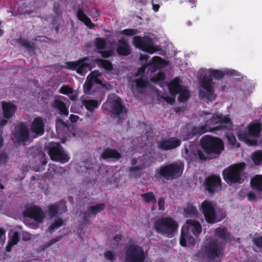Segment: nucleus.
<instances>
[{
    "mask_svg": "<svg viewBox=\"0 0 262 262\" xmlns=\"http://www.w3.org/2000/svg\"><path fill=\"white\" fill-rule=\"evenodd\" d=\"M245 166L244 163H239L232 164L224 169L222 174L225 181L230 185L233 184H242L244 182L242 173Z\"/></svg>",
    "mask_w": 262,
    "mask_h": 262,
    "instance_id": "obj_4",
    "label": "nucleus"
},
{
    "mask_svg": "<svg viewBox=\"0 0 262 262\" xmlns=\"http://www.w3.org/2000/svg\"><path fill=\"white\" fill-rule=\"evenodd\" d=\"M252 188L258 191H262V175H256L251 181Z\"/></svg>",
    "mask_w": 262,
    "mask_h": 262,
    "instance_id": "obj_32",
    "label": "nucleus"
},
{
    "mask_svg": "<svg viewBox=\"0 0 262 262\" xmlns=\"http://www.w3.org/2000/svg\"><path fill=\"white\" fill-rule=\"evenodd\" d=\"M88 60V58H84L77 61V73L82 75L91 69L89 64L86 62Z\"/></svg>",
    "mask_w": 262,
    "mask_h": 262,
    "instance_id": "obj_30",
    "label": "nucleus"
},
{
    "mask_svg": "<svg viewBox=\"0 0 262 262\" xmlns=\"http://www.w3.org/2000/svg\"><path fill=\"white\" fill-rule=\"evenodd\" d=\"M59 93L67 95L72 94L73 93V90L69 85H64L60 88Z\"/></svg>",
    "mask_w": 262,
    "mask_h": 262,
    "instance_id": "obj_46",
    "label": "nucleus"
},
{
    "mask_svg": "<svg viewBox=\"0 0 262 262\" xmlns=\"http://www.w3.org/2000/svg\"><path fill=\"white\" fill-rule=\"evenodd\" d=\"M181 144V140L174 137L163 139L158 143V148L162 150H168L179 147Z\"/></svg>",
    "mask_w": 262,
    "mask_h": 262,
    "instance_id": "obj_20",
    "label": "nucleus"
},
{
    "mask_svg": "<svg viewBox=\"0 0 262 262\" xmlns=\"http://www.w3.org/2000/svg\"><path fill=\"white\" fill-rule=\"evenodd\" d=\"M117 53L120 56H128L131 53L130 48L124 38H121L118 40V45L116 50Z\"/></svg>",
    "mask_w": 262,
    "mask_h": 262,
    "instance_id": "obj_24",
    "label": "nucleus"
},
{
    "mask_svg": "<svg viewBox=\"0 0 262 262\" xmlns=\"http://www.w3.org/2000/svg\"><path fill=\"white\" fill-rule=\"evenodd\" d=\"M102 108L115 116H119L126 112L120 98L114 94L108 97L106 101L102 104Z\"/></svg>",
    "mask_w": 262,
    "mask_h": 262,
    "instance_id": "obj_10",
    "label": "nucleus"
},
{
    "mask_svg": "<svg viewBox=\"0 0 262 262\" xmlns=\"http://www.w3.org/2000/svg\"><path fill=\"white\" fill-rule=\"evenodd\" d=\"M82 104L91 113V114L87 113L86 116L92 118L94 116L93 113L95 110L98 107L99 102L94 99H85L82 100Z\"/></svg>",
    "mask_w": 262,
    "mask_h": 262,
    "instance_id": "obj_25",
    "label": "nucleus"
},
{
    "mask_svg": "<svg viewBox=\"0 0 262 262\" xmlns=\"http://www.w3.org/2000/svg\"><path fill=\"white\" fill-rule=\"evenodd\" d=\"M135 82L137 92L141 94H143L144 89L147 86V82L144 79L143 77H140L136 78Z\"/></svg>",
    "mask_w": 262,
    "mask_h": 262,
    "instance_id": "obj_34",
    "label": "nucleus"
},
{
    "mask_svg": "<svg viewBox=\"0 0 262 262\" xmlns=\"http://www.w3.org/2000/svg\"><path fill=\"white\" fill-rule=\"evenodd\" d=\"M141 196L146 203H152L154 205L157 203L156 198L152 191L143 193L141 195Z\"/></svg>",
    "mask_w": 262,
    "mask_h": 262,
    "instance_id": "obj_38",
    "label": "nucleus"
},
{
    "mask_svg": "<svg viewBox=\"0 0 262 262\" xmlns=\"http://www.w3.org/2000/svg\"><path fill=\"white\" fill-rule=\"evenodd\" d=\"M17 42L29 52L34 51L35 50V44L33 42H31L26 39L19 38L17 39Z\"/></svg>",
    "mask_w": 262,
    "mask_h": 262,
    "instance_id": "obj_33",
    "label": "nucleus"
},
{
    "mask_svg": "<svg viewBox=\"0 0 262 262\" xmlns=\"http://www.w3.org/2000/svg\"><path fill=\"white\" fill-rule=\"evenodd\" d=\"M216 204L209 200H205L201 205L200 210L202 212L206 222L213 224L220 222L226 216L224 213L219 214L215 211Z\"/></svg>",
    "mask_w": 262,
    "mask_h": 262,
    "instance_id": "obj_6",
    "label": "nucleus"
},
{
    "mask_svg": "<svg viewBox=\"0 0 262 262\" xmlns=\"http://www.w3.org/2000/svg\"><path fill=\"white\" fill-rule=\"evenodd\" d=\"M104 256L107 260L113 261L115 259L116 253L112 251H106L104 253Z\"/></svg>",
    "mask_w": 262,
    "mask_h": 262,
    "instance_id": "obj_53",
    "label": "nucleus"
},
{
    "mask_svg": "<svg viewBox=\"0 0 262 262\" xmlns=\"http://www.w3.org/2000/svg\"><path fill=\"white\" fill-rule=\"evenodd\" d=\"M121 33L125 36H132L139 33V31L136 29H126L122 31Z\"/></svg>",
    "mask_w": 262,
    "mask_h": 262,
    "instance_id": "obj_47",
    "label": "nucleus"
},
{
    "mask_svg": "<svg viewBox=\"0 0 262 262\" xmlns=\"http://www.w3.org/2000/svg\"><path fill=\"white\" fill-rule=\"evenodd\" d=\"M181 80L179 77H175L168 85V89L172 95L179 94L178 100L180 102H186L190 96V92L187 87L180 84Z\"/></svg>",
    "mask_w": 262,
    "mask_h": 262,
    "instance_id": "obj_9",
    "label": "nucleus"
},
{
    "mask_svg": "<svg viewBox=\"0 0 262 262\" xmlns=\"http://www.w3.org/2000/svg\"><path fill=\"white\" fill-rule=\"evenodd\" d=\"M88 79V80H86L85 82V83H84V84L83 85L84 92L86 94L89 93V92L92 89L93 85V83L89 79Z\"/></svg>",
    "mask_w": 262,
    "mask_h": 262,
    "instance_id": "obj_50",
    "label": "nucleus"
},
{
    "mask_svg": "<svg viewBox=\"0 0 262 262\" xmlns=\"http://www.w3.org/2000/svg\"><path fill=\"white\" fill-rule=\"evenodd\" d=\"M262 130V124L260 120L251 121L237 135L238 140L248 146H255L257 144V139L259 137Z\"/></svg>",
    "mask_w": 262,
    "mask_h": 262,
    "instance_id": "obj_2",
    "label": "nucleus"
},
{
    "mask_svg": "<svg viewBox=\"0 0 262 262\" xmlns=\"http://www.w3.org/2000/svg\"><path fill=\"white\" fill-rule=\"evenodd\" d=\"M66 68L71 70H76L77 68V61H68L66 63Z\"/></svg>",
    "mask_w": 262,
    "mask_h": 262,
    "instance_id": "obj_58",
    "label": "nucleus"
},
{
    "mask_svg": "<svg viewBox=\"0 0 262 262\" xmlns=\"http://www.w3.org/2000/svg\"><path fill=\"white\" fill-rule=\"evenodd\" d=\"M52 106L54 108H57L61 115L64 116L68 115L69 110L63 101L59 99H55L53 101Z\"/></svg>",
    "mask_w": 262,
    "mask_h": 262,
    "instance_id": "obj_28",
    "label": "nucleus"
},
{
    "mask_svg": "<svg viewBox=\"0 0 262 262\" xmlns=\"http://www.w3.org/2000/svg\"><path fill=\"white\" fill-rule=\"evenodd\" d=\"M160 98L171 105L173 104L176 102V99L174 97H171L169 96H165L164 95H161Z\"/></svg>",
    "mask_w": 262,
    "mask_h": 262,
    "instance_id": "obj_56",
    "label": "nucleus"
},
{
    "mask_svg": "<svg viewBox=\"0 0 262 262\" xmlns=\"http://www.w3.org/2000/svg\"><path fill=\"white\" fill-rule=\"evenodd\" d=\"M63 224V221L61 219L58 218L55 222L48 227V230L50 232L52 233L55 229H57Z\"/></svg>",
    "mask_w": 262,
    "mask_h": 262,
    "instance_id": "obj_42",
    "label": "nucleus"
},
{
    "mask_svg": "<svg viewBox=\"0 0 262 262\" xmlns=\"http://www.w3.org/2000/svg\"><path fill=\"white\" fill-rule=\"evenodd\" d=\"M205 189L211 195L221 190L222 180L220 177L211 175L206 178L204 184Z\"/></svg>",
    "mask_w": 262,
    "mask_h": 262,
    "instance_id": "obj_15",
    "label": "nucleus"
},
{
    "mask_svg": "<svg viewBox=\"0 0 262 262\" xmlns=\"http://www.w3.org/2000/svg\"><path fill=\"white\" fill-rule=\"evenodd\" d=\"M19 236L17 232L13 233L11 239L9 240V242L11 243V245H16L19 241Z\"/></svg>",
    "mask_w": 262,
    "mask_h": 262,
    "instance_id": "obj_57",
    "label": "nucleus"
},
{
    "mask_svg": "<svg viewBox=\"0 0 262 262\" xmlns=\"http://www.w3.org/2000/svg\"><path fill=\"white\" fill-rule=\"evenodd\" d=\"M186 237L187 238V242L189 244L194 245L195 243V239L192 236L188 235L187 233L186 235Z\"/></svg>",
    "mask_w": 262,
    "mask_h": 262,
    "instance_id": "obj_64",
    "label": "nucleus"
},
{
    "mask_svg": "<svg viewBox=\"0 0 262 262\" xmlns=\"http://www.w3.org/2000/svg\"><path fill=\"white\" fill-rule=\"evenodd\" d=\"M184 168V164L180 161L164 164L156 169L155 177L166 180L178 179L182 175Z\"/></svg>",
    "mask_w": 262,
    "mask_h": 262,
    "instance_id": "obj_3",
    "label": "nucleus"
},
{
    "mask_svg": "<svg viewBox=\"0 0 262 262\" xmlns=\"http://www.w3.org/2000/svg\"><path fill=\"white\" fill-rule=\"evenodd\" d=\"M158 207H159V210H164V205H165V199L163 197H160L158 199Z\"/></svg>",
    "mask_w": 262,
    "mask_h": 262,
    "instance_id": "obj_59",
    "label": "nucleus"
},
{
    "mask_svg": "<svg viewBox=\"0 0 262 262\" xmlns=\"http://www.w3.org/2000/svg\"><path fill=\"white\" fill-rule=\"evenodd\" d=\"M29 132L24 123H20L14 128L12 132V140L18 143L27 141L29 139Z\"/></svg>",
    "mask_w": 262,
    "mask_h": 262,
    "instance_id": "obj_16",
    "label": "nucleus"
},
{
    "mask_svg": "<svg viewBox=\"0 0 262 262\" xmlns=\"http://www.w3.org/2000/svg\"><path fill=\"white\" fill-rule=\"evenodd\" d=\"M96 63L106 71H111L113 69L112 63L108 60L103 59H96Z\"/></svg>",
    "mask_w": 262,
    "mask_h": 262,
    "instance_id": "obj_36",
    "label": "nucleus"
},
{
    "mask_svg": "<svg viewBox=\"0 0 262 262\" xmlns=\"http://www.w3.org/2000/svg\"><path fill=\"white\" fill-rule=\"evenodd\" d=\"M81 167H84L86 170H91L93 169L94 164L91 159H86L81 162Z\"/></svg>",
    "mask_w": 262,
    "mask_h": 262,
    "instance_id": "obj_45",
    "label": "nucleus"
},
{
    "mask_svg": "<svg viewBox=\"0 0 262 262\" xmlns=\"http://www.w3.org/2000/svg\"><path fill=\"white\" fill-rule=\"evenodd\" d=\"M122 157L121 154L117 149L105 148L100 155L101 159L106 160L111 159L113 161H118Z\"/></svg>",
    "mask_w": 262,
    "mask_h": 262,
    "instance_id": "obj_22",
    "label": "nucleus"
},
{
    "mask_svg": "<svg viewBox=\"0 0 262 262\" xmlns=\"http://www.w3.org/2000/svg\"><path fill=\"white\" fill-rule=\"evenodd\" d=\"M230 124L231 120L228 117H224L222 114H213L201 126H206L207 133L227 129Z\"/></svg>",
    "mask_w": 262,
    "mask_h": 262,
    "instance_id": "obj_8",
    "label": "nucleus"
},
{
    "mask_svg": "<svg viewBox=\"0 0 262 262\" xmlns=\"http://www.w3.org/2000/svg\"><path fill=\"white\" fill-rule=\"evenodd\" d=\"M165 60L159 56H155L152 58V64L158 68H161L163 67Z\"/></svg>",
    "mask_w": 262,
    "mask_h": 262,
    "instance_id": "obj_43",
    "label": "nucleus"
},
{
    "mask_svg": "<svg viewBox=\"0 0 262 262\" xmlns=\"http://www.w3.org/2000/svg\"><path fill=\"white\" fill-rule=\"evenodd\" d=\"M67 123L64 122L61 119L57 118L56 121V129L58 134L60 130H64L65 128H68Z\"/></svg>",
    "mask_w": 262,
    "mask_h": 262,
    "instance_id": "obj_41",
    "label": "nucleus"
},
{
    "mask_svg": "<svg viewBox=\"0 0 262 262\" xmlns=\"http://www.w3.org/2000/svg\"><path fill=\"white\" fill-rule=\"evenodd\" d=\"M166 78V75L163 72H158L156 75L152 78V81L154 82H160L163 81Z\"/></svg>",
    "mask_w": 262,
    "mask_h": 262,
    "instance_id": "obj_48",
    "label": "nucleus"
},
{
    "mask_svg": "<svg viewBox=\"0 0 262 262\" xmlns=\"http://www.w3.org/2000/svg\"><path fill=\"white\" fill-rule=\"evenodd\" d=\"M251 159L255 165H260L262 164V149L257 150L251 155Z\"/></svg>",
    "mask_w": 262,
    "mask_h": 262,
    "instance_id": "obj_35",
    "label": "nucleus"
},
{
    "mask_svg": "<svg viewBox=\"0 0 262 262\" xmlns=\"http://www.w3.org/2000/svg\"><path fill=\"white\" fill-rule=\"evenodd\" d=\"M214 233L220 242L217 244L216 240L208 238L195 254L199 262H215V258L219 257L222 253L221 245H226L230 239V234L225 227L216 228Z\"/></svg>",
    "mask_w": 262,
    "mask_h": 262,
    "instance_id": "obj_1",
    "label": "nucleus"
},
{
    "mask_svg": "<svg viewBox=\"0 0 262 262\" xmlns=\"http://www.w3.org/2000/svg\"><path fill=\"white\" fill-rule=\"evenodd\" d=\"M247 197L248 200L250 201H256V196L255 194L252 192H249L247 193Z\"/></svg>",
    "mask_w": 262,
    "mask_h": 262,
    "instance_id": "obj_63",
    "label": "nucleus"
},
{
    "mask_svg": "<svg viewBox=\"0 0 262 262\" xmlns=\"http://www.w3.org/2000/svg\"><path fill=\"white\" fill-rule=\"evenodd\" d=\"M100 75L101 73L99 71L95 70L88 75L87 79H89L93 84L95 83L99 85H102V81L98 78Z\"/></svg>",
    "mask_w": 262,
    "mask_h": 262,
    "instance_id": "obj_37",
    "label": "nucleus"
},
{
    "mask_svg": "<svg viewBox=\"0 0 262 262\" xmlns=\"http://www.w3.org/2000/svg\"><path fill=\"white\" fill-rule=\"evenodd\" d=\"M8 119L6 118L2 119L0 121V131L3 132L4 127L8 123Z\"/></svg>",
    "mask_w": 262,
    "mask_h": 262,
    "instance_id": "obj_62",
    "label": "nucleus"
},
{
    "mask_svg": "<svg viewBox=\"0 0 262 262\" xmlns=\"http://www.w3.org/2000/svg\"><path fill=\"white\" fill-rule=\"evenodd\" d=\"M186 223L188 226V230H191L194 235L197 236L201 233L202 227L199 221L189 219L186 221Z\"/></svg>",
    "mask_w": 262,
    "mask_h": 262,
    "instance_id": "obj_26",
    "label": "nucleus"
},
{
    "mask_svg": "<svg viewBox=\"0 0 262 262\" xmlns=\"http://www.w3.org/2000/svg\"><path fill=\"white\" fill-rule=\"evenodd\" d=\"M252 242L257 247L262 248V234L258 237H253Z\"/></svg>",
    "mask_w": 262,
    "mask_h": 262,
    "instance_id": "obj_55",
    "label": "nucleus"
},
{
    "mask_svg": "<svg viewBox=\"0 0 262 262\" xmlns=\"http://www.w3.org/2000/svg\"><path fill=\"white\" fill-rule=\"evenodd\" d=\"M98 53L101 54V56L103 58H106L114 54V50L113 49H111L109 50L103 51H98Z\"/></svg>",
    "mask_w": 262,
    "mask_h": 262,
    "instance_id": "obj_51",
    "label": "nucleus"
},
{
    "mask_svg": "<svg viewBox=\"0 0 262 262\" xmlns=\"http://www.w3.org/2000/svg\"><path fill=\"white\" fill-rule=\"evenodd\" d=\"M184 150L185 151V158L187 160H191V158H190V154H192L193 156V157H196V151H194V150H189L188 148H187L186 147V146H185L184 148Z\"/></svg>",
    "mask_w": 262,
    "mask_h": 262,
    "instance_id": "obj_52",
    "label": "nucleus"
},
{
    "mask_svg": "<svg viewBox=\"0 0 262 262\" xmlns=\"http://www.w3.org/2000/svg\"><path fill=\"white\" fill-rule=\"evenodd\" d=\"M48 155L52 160L62 163H66L69 160L68 155L59 143L53 142L50 144Z\"/></svg>",
    "mask_w": 262,
    "mask_h": 262,
    "instance_id": "obj_14",
    "label": "nucleus"
},
{
    "mask_svg": "<svg viewBox=\"0 0 262 262\" xmlns=\"http://www.w3.org/2000/svg\"><path fill=\"white\" fill-rule=\"evenodd\" d=\"M202 87L205 89L204 91L200 90L199 96L203 99L206 98L209 101H212L215 98L214 96V83L211 76L205 75L203 76L200 81Z\"/></svg>",
    "mask_w": 262,
    "mask_h": 262,
    "instance_id": "obj_12",
    "label": "nucleus"
},
{
    "mask_svg": "<svg viewBox=\"0 0 262 262\" xmlns=\"http://www.w3.org/2000/svg\"><path fill=\"white\" fill-rule=\"evenodd\" d=\"M67 211V207L64 201H59L48 207V214L50 218L55 217L59 213L61 214Z\"/></svg>",
    "mask_w": 262,
    "mask_h": 262,
    "instance_id": "obj_19",
    "label": "nucleus"
},
{
    "mask_svg": "<svg viewBox=\"0 0 262 262\" xmlns=\"http://www.w3.org/2000/svg\"><path fill=\"white\" fill-rule=\"evenodd\" d=\"M206 126H193L190 132L185 135V139L189 140L194 136L199 137L206 133Z\"/></svg>",
    "mask_w": 262,
    "mask_h": 262,
    "instance_id": "obj_27",
    "label": "nucleus"
},
{
    "mask_svg": "<svg viewBox=\"0 0 262 262\" xmlns=\"http://www.w3.org/2000/svg\"><path fill=\"white\" fill-rule=\"evenodd\" d=\"M209 76H211L212 78L213 77L217 79H220L224 77L225 73L219 70H211L210 71V75Z\"/></svg>",
    "mask_w": 262,
    "mask_h": 262,
    "instance_id": "obj_44",
    "label": "nucleus"
},
{
    "mask_svg": "<svg viewBox=\"0 0 262 262\" xmlns=\"http://www.w3.org/2000/svg\"><path fill=\"white\" fill-rule=\"evenodd\" d=\"M45 121L46 119L40 116L35 118L31 125V132L37 136H42L45 133Z\"/></svg>",
    "mask_w": 262,
    "mask_h": 262,
    "instance_id": "obj_21",
    "label": "nucleus"
},
{
    "mask_svg": "<svg viewBox=\"0 0 262 262\" xmlns=\"http://www.w3.org/2000/svg\"><path fill=\"white\" fill-rule=\"evenodd\" d=\"M141 167L139 166H131L129 167V176L131 178H138L141 175Z\"/></svg>",
    "mask_w": 262,
    "mask_h": 262,
    "instance_id": "obj_39",
    "label": "nucleus"
},
{
    "mask_svg": "<svg viewBox=\"0 0 262 262\" xmlns=\"http://www.w3.org/2000/svg\"><path fill=\"white\" fill-rule=\"evenodd\" d=\"M23 214L24 216L33 219L38 223L42 222L45 217L42 209L37 205L27 207Z\"/></svg>",
    "mask_w": 262,
    "mask_h": 262,
    "instance_id": "obj_17",
    "label": "nucleus"
},
{
    "mask_svg": "<svg viewBox=\"0 0 262 262\" xmlns=\"http://www.w3.org/2000/svg\"><path fill=\"white\" fill-rule=\"evenodd\" d=\"M17 110L16 106L9 102H2V110L3 116L5 118L10 119L15 113Z\"/></svg>",
    "mask_w": 262,
    "mask_h": 262,
    "instance_id": "obj_23",
    "label": "nucleus"
},
{
    "mask_svg": "<svg viewBox=\"0 0 262 262\" xmlns=\"http://www.w3.org/2000/svg\"><path fill=\"white\" fill-rule=\"evenodd\" d=\"M187 238L186 235L183 229L181 230V236L180 238V244L182 247H186L187 245Z\"/></svg>",
    "mask_w": 262,
    "mask_h": 262,
    "instance_id": "obj_49",
    "label": "nucleus"
},
{
    "mask_svg": "<svg viewBox=\"0 0 262 262\" xmlns=\"http://www.w3.org/2000/svg\"><path fill=\"white\" fill-rule=\"evenodd\" d=\"M146 255L143 249L136 244L128 245L125 251V262H144Z\"/></svg>",
    "mask_w": 262,
    "mask_h": 262,
    "instance_id": "obj_11",
    "label": "nucleus"
},
{
    "mask_svg": "<svg viewBox=\"0 0 262 262\" xmlns=\"http://www.w3.org/2000/svg\"><path fill=\"white\" fill-rule=\"evenodd\" d=\"M200 144L207 155H220L224 149L223 141L219 138L209 135L204 136Z\"/></svg>",
    "mask_w": 262,
    "mask_h": 262,
    "instance_id": "obj_5",
    "label": "nucleus"
},
{
    "mask_svg": "<svg viewBox=\"0 0 262 262\" xmlns=\"http://www.w3.org/2000/svg\"><path fill=\"white\" fill-rule=\"evenodd\" d=\"M105 208L103 203L97 204L96 205L91 206L86 211L82 212V223L81 226H85L90 223L89 218L92 216H95L98 213L102 212Z\"/></svg>",
    "mask_w": 262,
    "mask_h": 262,
    "instance_id": "obj_18",
    "label": "nucleus"
},
{
    "mask_svg": "<svg viewBox=\"0 0 262 262\" xmlns=\"http://www.w3.org/2000/svg\"><path fill=\"white\" fill-rule=\"evenodd\" d=\"M94 44L98 51L105 49L106 47V41L104 38L97 37L94 41Z\"/></svg>",
    "mask_w": 262,
    "mask_h": 262,
    "instance_id": "obj_40",
    "label": "nucleus"
},
{
    "mask_svg": "<svg viewBox=\"0 0 262 262\" xmlns=\"http://www.w3.org/2000/svg\"><path fill=\"white\" fill-rule=\"evenodd\" d=\"M155 228L160 234L171 238L177 231L178 224L170 217H161L155 223Z\"/></svg>",
    "mask_w": 262,
    "mask_h": 262,
    "instance_id": "obj_7",
    "label": "nucleus"
},
{
    "mask_svg": "<svg viewBox=\"0 0 262 262\" xmlns=\"http://www.w3.org/2000/svg\"><path fill=\"white\" fill-rule=\"evenodd\" d=\"M197 155L199 157V159L201 160L205 161L207 159V157L205 155L204 151H202L201 150H197Z\"/></svg>",
    "mask_w": 262,
    "mask_h": 262,
    "instance_id": "obj_61",
    "label": "nucleus"
},
{
    "mask_svg": "<svg viewBox=\"0 0 262 262\" xmlns=\"http://www.w3.org/2000/svg\"><path fill=\"white\" fill-rule=\"evenodd\" d=\"M8 160V157L5 151L0 153V166L5 165Z\"/></svg>",
    "mask_w": 262,
    "mask_h": 262,
    "instance_id": "obj_54",
    "label": "nucleus"
},
{
    "mask_svg": "<svg viewBox=\"0 0 262 262\" xmlns=\"http://www.w3.org/2000/svg\"><path fill=\"white\" fill-rule=\"evenodd\" d=\"M77 16L79 20L84 23L89 28L92 29L94 27V24L92 23L91 19L86 15L81 8L78 9Z\"/></svg>",
    "mask_w": 262,
    "mask_h": 262,
    "instance_id": "obj_29",
    "label": "nucleus"
},
{
    "mask_svg": "<svg viewBox=\"0 0 262 262\" xmlns=\"http://www.w3.org/2000/svg\"><path fill=\"white\" fill-rule=\"evenodd\" d=\"M133 42L136 48L149 54H152L158 51L157 48L154 46L152 39L146 36H136L134 37Z\"/></svg>",
    "mask_w": 262,
    "mask_h": 262,
    "instance_id": "obj_13",
    "label": "nucleus"
},
{
    "mask_svg": "<svg viewBox=\"0 0 262 262\" xmlns=\"http://www.w3.org/2000/svg\"><path fill=\"white\" fill-rule=\"evenodd\" d=\"M53 11L56 15H59L60 14V6L58 3H54Z\"/></svg>",
    "mask_w": 262,
    "mask_h": 262,
    "instance_id": "obj_60",
    "label": "nucleus"
},
{
    "mask_svg": "<svg viewBox=\"0 0 262 262\" xmlns=\"http://www.w3.org/2000/svg\"><path fill=\"white\" fill-rule=\"evenodd\" d=\"M185 214L187 217H197L199 212L195 206L191 204H188L184 208Z\"/></svg>",
    "mask_w": 262,
    "mask_h": 262,
    "instance_id": "obj_31",
    "label": "nucleus"
}]
</instances>
